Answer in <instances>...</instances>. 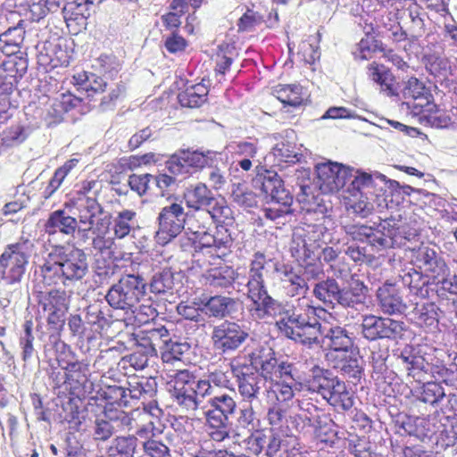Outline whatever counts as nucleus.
Returning <instances> with one entry per match:
<instances>
[{"label": "nucleus", "instance_id": "obj_38", "mask_svg": "<svg viewBox=\"0 0 457 457\" xmlns=\"http://www.w3.org/2000/svg\"><path fill=\"white\" fill-rule=\"evenodd\" d=\"M380 227L378 252L389 247H400L409 240L403 227L391 226L386 220L381 223Z\"/></svg>", "mask_w": 457, "mask_h": 457}, {"label": "nucleus", "instance_id": "obj_40", "mask_svg": "<svg viewBox=\"0 0 457 457\" xmlns=\"http://www.w3.org/2000/svg\"><path fill=\"white\" fill-rule=\"evenodd\" d=\"M310 378L306 381V386L312 393L320 395L323 399L328 394L334 375L329 370L313 366L310 370Z\"/></svg>", "mask_w": 457, "mask_h": 457}, {"label": "nucleus", "instance_id": "obj_46", "mask_svg": "<svg viewBox=\"0 0 457 457\" xmlns=\"http://www.w3.org/2000/svg\"><path fill=\"white\" fill-rule=\"evenodd\" d=\"M236 279V271L232 267L221 266L211 269L205 275L206 283L216 288H228Z\"/></svg>", "mask_w": 457, "mask_h": 457}, {"label": "nucleus", "instance_id": "obj_41", "mask_svg": "<svg viewBox=\"0 0 457 457\" xmlns=\"http://www.w3.org/2000/svg\"><path fill=\"white\" fill-rule=\"evenodd\" d=\"M310 378L306 381V386L312 393L320 395L323 399L328 394L334 375L329 370L313 366L310 370Z\"/></svg>", "mask_w": 457, "mask_h": 457}, {"label": "nucleus", "instance_id": "obj_27", "mask_svg": "<svg viewBox=\"0 0 457 457\" xmlns=\"http://www.w3.org/2000/svg\"><path fill=\"white\" fill-rule=\"evenodd\" d=\"M274 270L288 295L294 297L308 292L309 286L306 279L291 265L276 264Z\"/></svg>", "mask_w": 457, "mask_h": 457}, {"label": "nucleus", "instance_id": "obj_62", "mask_svg": "<svg viewBox=\"0 0 457 457\" xmlns=\"http://www.w3.org/2000/svg\"><path fill=\"white\" fill-rule=\"evenodd\" d=\"M445 396V389L439 383L428 382L423 385L422 391L418 398L425 403L434 405Z\"/></svg>", "mask_w": 457, "mask_h": 457}, {"label": "nucleus", "instance_id": "obj_29", "mask_svg": "<svg viewBox=\"0 0 457 457\" xmlns=\"http://www.w3.org/2000/svg\"><path fill=\"white\" fill-rule=\"evenodd\" d=\"M320 332L319 338L323 335V344L335 352L347 353L353 346V333L345 327L331 326L326 331L320 329ZM318 344H320V341L312 345Z\"/></svg>", "mask_w": 457, "mask_h": 457}, {"label": "nucleus", "instance_id": "obj_49", "mask_svg": "<svg viewBox=\"0 0 457 457\" xmlns=\"http://www.w3.org/2000/svg\"><path fill=\"white\" fill-rule=\"evenodd\" d=\"M113 233L116 238L122 239L137 227V213L132 210H122L113 218Z\"/></svg>", "mask_w": 457, "mask_h": 457}, {"label": "nucleus", "instance_id": "obj_63", "mask_svg": "<svg viewBox=\"0 0 457 457\" xmlns=\"http://www.w3.org/2000/svg\"><path fill=\"white\" fill-rule=\"evenodd\" d=\"M172 395L175 402L186 411L201 410V407H203V401L198 399L193 391L190 393L186 389L181 391L173 390Z\"/></svg>", "mask_w": 457, "mask_h": 457}, {"label": "nucleus", "instance_id": "obj_8", "mask_svg": "<svg viewBox=\"0 0 457 457\" xmlns=\"http://www.w3.org/2000/svg\"><path fill=\"white\" fill-rule=\"evenodd\" d=\"M75 208L78 211L79 233H82L83 237H87L90 231H109L110 219L104 215V209L96 198H80L75 201Z\"/></svg>", "mask_w": 457, "mask_h": 457}, {"label": "nucleus", "instance_id": "obj_51", "mask_svg": "<svg viewBox=\"0 0 457 457\" xmlns=\"http://www.w3.org/2000/svg\"><path fill=\"white\" fill-rule=\"evenodd\" d=\"M302 90V87L296 84L278 85L273 88L272 94L282 104L296 107L301 105L303 101Z\"/></svg>", "mask_w": 457, "mask_h": 457}, {"label": "nucleus", "instance_id": "obj_21", "mask_svg": "<svg viewBox=\"0 0 457 457\" xmlns=\"http://www.w3.org/2000/svg\"><path fill=\"white\" fill-rule=\"evenodd\" d=\"M368 291V287L362 281L352 276L347 286L344 287L340 286L337 305L345 309L359 310L366 303Z\"/></svg>", "mask_w": 457, "mask_h": 457}, {"label": "nucleus", "instance_id": "obj_35", "mask_svg": "<svg viewBox=\"0 0 457 457\" xmlns=\"http://www.w3.org/2000/svg\"><path fill=\"white\" fill-rule=\"evenodd\" d=\"M324 400L336 409L341 411H348L353 405L352 394L347 389L345 383L337 376L334 377L328 389V394L326 395Z\"/></svg>", "mask_w": 457, "mask_h": 457}, {"label": "nucleus", "instance_id": "obj_2", "mask_svg": "<svg viewBox=\"0 0 457 457\" xmlns=\"http://www.w3.org/2000/svg\"><path fill=\"white\" fill-rule=\"evenodd\" d=\"M39 271L45 285L69 287L82 280L88 272L87 258L79 248L54 245L50 246Z\"/></svg>", "mask_w": 457, "mask_h": 457}, {"label": "nucleus", "instance_id": "obj_50", "mask_svg": "<svg viewBox=\"0 0 457 457\" xmlns=\"http://www.w3.org/2000/svg\"><path fill=\"white\" fill-rule=\"evenodd\" d=\"M369 77L381 87V91L388 96L395 95L394 87V77L389 70L384 65H378L375 62L369 66Z\"/></svg>", "mask_w": 457, "mask_h": 457}, {"label": "nucleus", "instance_id": "obj_28", "mask_svg": "<svg viewBox=\"0 0 457 457\" xmlns=\"http://www.w3.org/2000/svg\"><path fill=\"white\" fill-rule=\"evenodd\" d=\"M403 95L406 104L412 107L417 113L422 112V109L430 103L432 97L423 82L413 77L405 82Z\"/></svg>", "mask_w": 457, "mask_h": 457}, {"label": "nucleus", "instance_id": "obj_44", "mask_svg": "<svg viewBox=\"0 0 457 457\" xmlns=\"http://www.w3.org/2000/svg\"><path fill=\"white\" fill-rule=\"evenodd\" d=\"M301 156L302 154L296 152L295 144H292L288 141H282L276 144L266 159L270 160L273 158V165L283 167V163L297 162Z\"/></svg>", "mask_w": 457, "mask_h": 457}, {"label": "nucleus", "instance_id": "obj_6", "mask_svg": "<svg viewBox=\"0 0 457 457\" xmlns=\"http://www.w3.org/2000/svg\"><path fill=\"white\" fill-rule=\"evenodd\" d=\"M417 426L425 428V432H417L419 437L428 438L441 447L452 446L457 442V416H433L428 420L419 419Z\"/></svg>", "mask_w": 457, "mask_h": 457}, {"label": "nucleus", "instance_id": "obj_7", "mask_svg": "<svg viewBox=\"0 0 457 457\" xmlns=\"http://www.w3.org/2000/svg\"><path fill=\"white\" fill-rule=\"evenodd\" d=\"M360 327L362 337L369 341L379 339L398 341L406 332V325L403 321L372 314L362 316Z\"/></svg>", "mask_w": 457, "mask_h": 457}, {"label": "nucleus", "instance_id": "obj_52", "mask_svg": "<svg viewBox=\"0 0 457 457\" xmlns=\"http://www.w3.org/2000/svg\"><path fill=\"white\" fill-rule=\"evenodd\" d=\"M149 287L151 292L156 295L172 294L175 287L174 273L170 269H163L154 273Z\"/></svg>", "mask_w": 457, "mask_h": 457}, {"label": "nucleus", "instance_id": "obj_47", "mask_svg": "<svg viewBox=\"0 0 457 457\" xmlns=\"http://www.w3.org/2000/svg\"><path fill=\"white\" fill-rule=\"evenodd\" d=\"M208 89L203 84L187 87L178 96L179 104L184 107L196 108L201 106L207 99Z\"/></svg>", "mask_w": 457, "mask_h": 457}, {"label": "nucleus", "instance_id": "obj_45", "mask_svg": "<svg viewBox=\"0 0 457 457\" xmlns=\"http://www.w3.org/2000/svg\"><path fill=\"white\" fill-rule=\"evenodd\" d=\"M344 228L353 240L367 242L375 251L378 252L379 229L363 224H349L345 225Z\"/></svg>", "mask_w": 457, "mask_h": 457}, {"label": "nucleus", "instance_id": "obj_37", "mask_svg": "<svg viewBox=\"0 0 457 457\" xmlns=\"http://www.w3.org/2000/svg\"><path fill=\"white\" fill-rule=\"evenodd\" d=\"M320 245H313L301 239L298 234H293L290 245L292 257L300 263H310V262H318L320 259Z\"/></svg>", "mask_w": 457, "mask_h": 457}, {"label": "nucleus", "instance_id": "obj_19", "mask_svg": "<svg viewBox=\"0 0 457 457\" xmlns=\"http://www.w3.org/2000/svg\"><path fill=\"white\" fill-rule=\"evenodd\" d=\"M47 312V323L52 330L48 337V340L46 342L45 337L46 334L42 330V326H37V335L39 340L45 342V351H50L51 349L56 352H64L68 348L67 345L61 340L60 331L62 329L65 322V315L67 312L62 311H46Z\"/></svg>", "mask_w": 457, "mask_h": 457}, {"label": "nucleus", "instance_id": "obj_53", "mask_svg": "<svg viewBox=\"0 0 457 457\" xmlns=\"http://www.w3.org/2000/svg\"><path fill=\"white\" fill-rule=\"evenodd\" d=\"M373 195H345V201L347 212L361 218L367 217L374 209V204L371 202Z\"/></svg>", "mask_w": 457, "mask_h": 457}, {"label": "nucleus", "instance_id": "obj_61", "mask_svg": "<svg viewBox=\"0 0 457 457\" xmlns=\"http://www.w3.org/2000/svg\"><path fill=\"white\" fill-rule=\"evenodd\" d=\"M78 82L84 85L88 97H93L94 94L103 93L107 86L103 78L94 73L87 74V72L79 75Z\"/></svg>", "mask_w": 457, "mask_h": 457}, {"label": "nucleus", "instance_id": "obj_9", "mask_svg": "<svg viewBox=\"0 0 457 457\" xmlns=\"http://www.w3.org/2000/svg\"><path fill=\"white\" fill-rule=\"evenodd\" d=\"M248 337L249 333L238 323L225 320L213 328L211 339L216 351L228 353L238 349Z\"/></svg>", "mask_w": 457, "mask_h": 457}, {"label": "nucleus", "instance_id": "obj_11", "mask_svg": "<svg viewBox=\"0 0 457 457\" xmlns=\"http://www.w3.org/2000/svg\"><path fill=\"white\" fill-rule=\"evenodd\" d=\"M56 359L65 372V383L68 384L71 394L79 399L86 398L93 388V383L88 379V363L85 361H68L63 365L59 357Z\"/></svg>", "mask_w": 457, "mask_h": 457}, {"label": "nucleus", "instance_id": "obj_12", "mask_svg": "<svg viewBox=\"0 0 457 457\" xmlns=\"http://www.w3.org/2000/svg\"><path fill=\"white\" fill-rule=\"evenodd\" d=\"M317 184L324 194L337 192L351 179V168L337 162H323L316 165Z\"/></svg>", "mask_w": 457, "mask_h": 457}, {"label": "nucleus", "instance_id": "obj_1", "mask_svg": "<svg viewBox=\"0 0 457 457\" xmlns=\"http://www.w3.org/2000/svg\"><path fill=\"white\" fill-rule=\"evenodd\" d=\"M251 301L248 312L254 321H268L281 315L276 327L281 335L296 343L312 346L320 336V313L322 307H316L304 297L292 303L283 304L273 298L268 290L246 294Z\"/></svg>", "mask_w": 457, "mask_h": 457}, {"label": "nucleus", "instance_id": "obj_3", "mask_svg": "<svg viewBox=\"0 0 457 457\" xmlns=\"http://www.w3.org/2000/svg\"><path fill=\"white\" fill-rule=\"evenodd\" d=\"M228 206H219L212 210H189L186 216V229L195 236L202 248H209L218 255H225L230 249L233 239L227 228L213 226L216 221L231 218Z\"/></svg>", "mask_w": 457, "mask_h": 457}, {"label": "nucleus", "instance_id": "obj_31", "mask_svg": "<svg viewBox=\"0 0 457 457\" xmlns=\"http://www.w3.org/2000/svg\"><path fill=\"white\" fill-rule=\"evenodd\" d=\"M76 230L79 231L78 220L67 214L64 210L50 213L45 224V231L48 236H54L57 233L72 236Z\"/></svg>", "mask_w": 457, "mask_h": 457}, {"label": "nucleus", "instance_id": "obj_34", "mask_svg": "<svg viewBox=\"0 0 457 457\" xmlns=\"http://www.w3.org/2000/svg\"><path fill=\"white\" fill-rule=\"evenodd\" d=\"M340 285L332 277L319 280L313 285L312 295L326 307L334 309L337 306Z\"/></svg>", "mask_w": 457, "mask_h": 457}, {"label": "nucleus", "instance_id": "obj_56", "mask_svg": "<svg viewBox=\"0 0 457 457\" xmlns=\"http://www.w3.org/2000/svg\"><path fill=\"white\" fill-rule=\"evenodd\" d=\"M427 70L437 79V81L451 76L453 68L448 58L439 55H430L426 63Z\"/></svg>", "mask_w": 457, "mask_h": 457}, {"label": "nucleus", "instance_id": "obj_30", "mask_svg": "<svg viewBox=\"0 0 457 457\" xmlns=\"http://www.w3.org/2000/svg\"><path fill=\"white\" fill-rule=\"evenodd\" d=\"M270 262L262 253L257 252L253 254L247 276V294L268 290L264 275L268 271L267 265Z\"/></svg>", "mask_w": 457, "mask_h": 457}, {"label": "nucleus", "instance_id": "obj_26", "mask_svg": "<svg viewBox=\"0 0 457 457\" xmlns=\"http://www.w3.org/2000/svg\"><path fill=\"white\" fill-rule=\"evenodd\" d=\"M250 364L253 371L261 374L265 379H273V370L276 364L277 358L275 352L269 345H259L251 353H248Z\"/></svg>", "mask_w": 457, "mask_h": 457}, {"label": "nucleus", "instance_id": "obj_13", "mask_svg": "<svg viewBox=\"0 0 457 457\" xmlns=\"http://www.w3.org/2000/svg\"><path fill=\"white\" fill-rule=\"evenodd\" d=\"M201 410L206 422L222 424L223 421H229V417L235 414L237 402L230 395L217 392L213 396L207 399Z\"/></svg>", "mask_w": 457, "mask_h": 457}, {"label": "nucleus", "instance_id": "obj_17", "mask_svg": "<svg viewBox=\"0 0 457 457\" xmlns=\"http://www.w3.org/2000/svg\"><path fill=\"white\" fill-rule=\"evenodd\" d=\"M212 152L182 151L173 154L167 162L169 171L173 175L188 173L190 168L202 169L212 161Z\"/></svg>", "mask_w": 457, "mask_h": 457}, {"label": "nucleus", "instance_id": "obj_59", "mask_svg": "<svg viewBox=\"0 0 457 457\" xmlns=\"http://www.w3.org/2000/svg\"><path fill=\"white\" fill-rule=\"evenodd\" d=\"M231 197L235 203L245 208H252L257 204L256 194L241 183L232 185Z\"/></svg>", "mask_w": 457, "mask_h": 457}, {"label": "nucleus", "instance_id": "obj_55", "mask_svg": "<svg viewBox=\"0 0 457 457\" xmlns=\"http://www.w3.org/2000/svg\"><path fill=\"white\" fill-rule=\"evenodd\" d=\"M35 336L33 333L32 320H26L23 324V331L19 339V345L21 349V356L24 362H28L35 355L36 350L33 345Z\"/></svg>", "mask_w": 457, "mask_h": 457}, {"label": "nucleus", "instance_id": "obj_57", "mask_svg": "<svg viewBox=\"0 0 457 457\" xmlns=\"http://www.w3.org/2000/svg\"><path fill=\"white\" fill-rule=\"evenodd\" d=\"M137 447V437L134 435L116 436L109 447V453L115 452L125 457H133Z\"/></svg>", "mask_w": 457, "mask_h": 457}, {"label": "nucleus", "instance_id": "obj_39", "mask_svg": "<svg viewBox=\"0 0 457 457\" xmlns=\"http://www.w3.org/2000/svg\"><path fill=\"white\" fill-rule=\"evenodd\" d=\"M128 384L129 400L152 399L157 393L158 383L153 377L132 378Z\"/></svg>", "mask_w": 457, "mask_h": 457}, {"label": "nucleus", "instance_id": "obj_4", "mask_svg": "<svg viewBox=\"0 0 457 457\" xmlns=\"http://www.w3.org/2000/svg\"><path fill=\"white\" fill-rule=\"evenodd\" d=\"M36 253L34 240L20 237L7 245L0 255V283L14 290L21 286L30 257Z\"/></svg>", "mask_w": 457, "mask_h": 457}, {"label": "nucleus", "instance_id": "obj_23", "mask_svg": "<svg viewBox=\"0 0 457 457\" xmlns=\"http://www.w3.org/2000/svg\"><path fill=\"white\" fill-rule=\"evenodd\" d=\"M110 307L102 301H96L85 308V323L92 332L101 334L111 327L113 320Z\"/></svg>", "mask_w": 457, "mask_h": 457}, {"label": "nucleus", "instance_id": "obj_25", "mask_svg": "<svg viewBox=\"0 0 457 457\" xmlns=\"http://www.w3.org/2000/svg\"><path fill=\"white\" fill-rule=\"evenodd\" d=\"M414 266L413 263L404 266L399 272V279L403 286L410 290V293L421 299L428 298L429 278Z\"/></svg>", "mask_w": 457, "mask_h": 457}, {"label": "nucleus", "instance_id": "obj_14", "mask_svg": "<svg viewBox=\"0 0 457 457\" xmlns=\"http://www.w3.org/2000/svg\"><path fill=\"white\" fill-rule=\"evenodd\" d=\"M231 372L237 383L238 392L244 401L252 403L258 398L263 380L261 374L253 371L247 364H231Z\"/></svg>", "mask_w": 457, "mask_h": 457}, {"label": "nucleus", "instance_id": "obj_64", "mask_svg": "<svg viewBox=\"0 0 457 457\" xmlns=\"http://www.w3.org/2000/svg\"><path fill=\"white\" fill-rule=\"evenodd\" d=\"M104 398L109 402L106 407H113V404L127 407L129 404L128 388L120 386H109L104 391Z\"/></svg>", "mask_w": 457, "mask_h": 457}, {"label": "nucleus", "instance_id": "obj_18", "mask_svg": "<svg viewBox=\"0 0 457 457\" xmlns=\"http://www.w3.org/2000/svg\"><path fill=\"white\" fill-rule=\"evenodd\" d=\"M397 360L403 365L408 376L418 382L425 380L426 376L432 372L430 363L411 345L404 346L397 355Z\"/></svg>", "mask_w": 457, "mask_h": 457}, {"label": "nucleus", "instance_id": "obj_10", "mask_svg": "<svg viewBox=\"0 0 457 457\" xmlns=\"http://www.w3.org/2000/svg\"><path fill=\"white\" fill-rule=\"evenodd\" d=\"M185 209L180 203H172L162 208L158 215L157 237L160 243L167 244L175 238L186 227Z\"/></svg>", "mask_w": 457, "mask_h": 457}, {"label": "nucleus", "instance_id": "obj_48", "mask_svg": "<svg viewBox=\"0 0 457 457\" xmlns=\"http://www.w3.org/2000/svg\"><path fill=\"white\" fill-rule=\"evenodd\" d=\"M25 31L19 23L0 35V50L7 55L16 53L22 44Z\"/></svg>", "mask_w": 457, "mask_h": 457}, {"label": "nucleus", "instance_id": "obj_42", "mask_svg": "<svg viewBox=\"0 0 457 457\" xmlns=\"http://www.w3.org/2000/svg\"><path fill=\"white\" fill-rule=\"evenodd\" d=\"M170 338L169 330L162 326L147 330L145 337L143 338L145 344L142 345L147 349V353L151 356H156L158 352L162 355V352L169 345Z\"/></svg>", "mask_w": 457, "mask_h": 457}, {"label": "nucleus", "instance_id": "obj_54", "mask_svg": "<svg viewBox=\"0 0 457 457\" xmlns=\"http://www.w3.org/2000/svg\"><path fill=\"white\" fill-rule=\"evenodd\" d=\"M44 311L68 312L69 303L63 290L53 289L42 297L39 302Z\"/></svg>", "mask_w": 457, "mask_h": 457}, {"label": "nucleus", "instance_id": "obj_32", "mask_svg": "<svg viewBox=\"0 0 457 457\" xmlns=\"http://www.w3.org/2000/svg\"><path fill=\"white\" fill-rule=\"evenodd\" d=\"M204 310L209 317L224 319L232 316L238 311V300L223 295L209 297L203 303Z\"/></svg>", "mask_w": 457, "mask_h": 457}, {"label": "nucleus", "instance_id": "obj_20", "mask_svg": "<svg viewBox=\"0 0 457 457\" xmlns=\"http://www.w3.org/2000/svg\"><path fill=\"white\" fill-rule=\"evenodd\" d=\"M412 262L419 270H424L434 279L439 280L449 274V268L445 260L434 249L427 246L416 252Z\"/></svg>", "mask_w": 457, "mask_h": 457}, {"label": "nucleus", "instance_id": "obj_16", "mask_svg": "<svg viewBox=\"0 0 457 457\" xmlns=\"http://www.w3.org/2000/svg\"><path fill=\"white\" fill-rule=\"evenodd\" d=\"M183 199L189 210H212L214 207L228 206L223 199H217L212 191L202 182L187 187Z\"/></svg>", "mask_w": 457, "mask_h": 457}, {"label": "nucleus", "instance_id": "obj_36", "mask_svg": "<svg viewBox=\"0 0 457 457\" xmlns=\"http://www.w3.org/2000/svg\"><path fill=\"white\" fill-rule=\"evenodd\" d=\"M440 309L432 302L416 303L411 312V320L420 328L433 330L439 322Z\"/></svg>", "mask_w": 457, "mask_h": 457}, {"label": "nucleus", "instance_id": "obj_58", "mask_svg": "<svg viewBox=\"0 0 457 457\" xmlns=\"http://www.w3.org/2000/svg\"><path fill=\"white\" fill-rule=\"evenodd\" d=\"M270 206L264 207L262 212L265 218L270 220H276L287 214L292 212L291 204L293 203V196L289 195V201L280 199H273L266 202Z\"/></svg>", "mask_w": 457, "mask_h": 457}, {"label": "nucleus", "instance_id": "obj_60", "mask_svg": "<svg viewBox=\"0 0 457 457\" xmlns=\"http://www.w3.org/2000/svg\"><path fill=\"white\" fill-rule=\"evenodd\" d=\"M136 416L137 420L131 426V431L135 432L134 436L139 438L150 439V436H154V421L148 419V414L145 411H138Z\"/></svg>", "mask_w": 457, "mask_h": 457}, {"label": "nucleus", "instance_id": "obj_33", "mask_svg": "<svg viewBox=\"0 0 457 457\" xmlns=\"http://www.w3.org/2000/svg\"><path fill=\"white\" fill-rule=\"evenodd\" d=\"M378 299L379 307L384 313L397 314L403 313L406 310L402 296L395 286L385 283L378 290Z\"/></svg>", "mask_w": 457, "mask_h": 457}, {"label": "nucleus", "instance_id": "obj_24", "mask_svg": "<svg viewBox=\"0 0 457 457\" xmlns=\"http://www.w3.org/2000/svg\"><path fill=\"white\" fill-rule=\"evenodd\" d=\"M351 179L347 180L345 187V192L349 195H376L378 198V206H386V199H380L379 195L376 194L377 183L373 177L366 172L354 170L351 168Z\"/></svg>", "mask_w": 457, "mask_h": 457}, {"label": "nucleus", "instance_id": "obj_43", "mask_svg": "<svg viewBox=\"0 0 457 457\" xmlns=\"http://www.w3.org/2000/svg\"><path fill=\"white\" fill-rule=\"evenodd\" d=\"M104 411V417L109 420L115 433L124 430L130 432L131 426L134 424V421L137 420L136 415L137 414L138 409L128 412L113 407H105Z\"/></svg>", "mask_w": 457, "mask_h": 457}, {"label": "nucleus", "instance_id": "obj_5", "mask_svg": "<svg viewBox=\"0 0 457 457\" xmlns=\"http://www.w3.org/2000/svg\"><path fill=\"white\" fill-rule=\"evenodd\" d=\"M146 282L143 277L125 274L108 290L105 299L114 309L135 312L140 298L145 295Z\"/></svg>", "mask_w": 457, "mask_h": 457}, {"label": "nucleus", "instance_id": "obj_15", "mask_svg": "<svg viewBox=\"0 0 457 457\" xmlns=\"http://www.w3.org/2000/svg\"><path fill=\"white\" fill-rule=\"evenodd\" d=\"M253 187L260 191L266 202L273 199L289 201L291 194L284 187L283 180L274 170H258L253 179Z\"/></svg>", "mask_w": 457, "mask_h": 457}, {"label": "nucleus", "instance_id": "obj_22", "mask_svg": "<svg viewBox=\"0 0 457 457\" xmlns=\"http://www.w3.org/2000/svg\"><path fill=\"white\" fill-rule=\"evenodd\" d=\"M91 0H72L62 7L63 19L71 31L78 33L86 29L87 20L90 15Z\"/></svg>", "mask_w": 457, "mask_h": 457}]
</instances>
